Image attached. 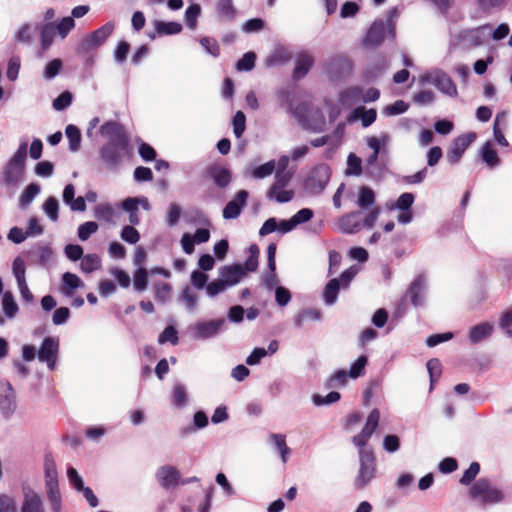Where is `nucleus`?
Returning a JSON list of instances; mask_svg holds the SVG:
<instances>
[{
	"label": "nucleus",
	"mask_w": 512,
	"mask_h": 512,
	"mask_svg": "<svg viewBox=\"0 0 512 512\" xmlns=\"http://www.w3.org/2000/svg\"><path fill=\"white\" fill-rule=\"evenodd\" d=\"M27 148V143H21L5 164L2 179L6 186L16 187L22 182L26 168Z\"/></svg>",
	"instance_id": "1"
},
{
	"label": "nucleus",
	"mask_w": 512,
	"mask_h": 512,
	"mask_svg": "<svg viewBox=\"0 0 512 512\" xmlns=\"http://www.w3.org/2000/svg\"><path fill=\"white\" fill-rule=\"evenodd\" d=\"M44 480L47 499L52 512H62V495L59 489L58 471L51 455L44 459Z\"/></svg>",
	"instance_id": "2"
},
{
	"label": "nucleus",
	"mask_w": 512,
	"mask_h": 512,
	"mask_svg": "<svg viewBox=\"0 0 512 512\" xmlns=\"http://www.w3.org/2000/svg\"><path fill=\"white\" fill-rule=\"evenodd\" d=\"M249 257L244 263L226 266V286H231L239 283L247 274V272H254L258 268L259 248L256 244H251L249 247Z\"/></svg>",
	"instance_id": "3"
},
{
	"label": "nucleus",
	"mask_w": 512,
	"mask_h": 512,
	"mask_svg": "<svg viewBox=\"0 0 512 512\" xmlns=\"http://www.w3.org/2000/svg\"><path fill=\"white\" fill-rule=\"evenodd\" d=\"M323 69L331 81H341L352 73L353 62L344 53L334 54L326 60Z\"/></svg>",
	"instance_id": "4"
},
{
	"label": "nucleus",
	"mask_w": 512,
	"mask_h": 512,
	"mask_svg": "<svg viewBox=\"0 0 512 512\" xmlns=\"http://www.w3.org/2000/svg\"><path fill=\"white\" fill-rule=\"evenodd\" d=\"M128 154L129 143H105L99 149V157L109 170L118 169Z\"/></svg>",
	"instance_id": "5"
},
{
	"label": "nucleus",
	"mask_w": 512,
	"mask_h": 512,
	"mask_svg": "<svg viewBox=\"0 0 512 512\" xmlns=\"http://www.w3.org/2000/svg\"><path fill=\"white\" fill-rule=\"evenodd\" d=\"M359 471L355 479V488L363 489L374 477L376 473V460L372 450H359Z\"/></svg>",
	"instance_id": "6"
},
{
	"label": "nucleus",
	"mask_w": 512,
	"mask_h": 512,
	"mask_svg": "<svg viewBox=\"0 0 512 512\" xmlns=\"http://www.w3.org/2000/svg\"><path fill=\"white\" fill-rule=\"evenodd\" d=\"M60 352V340L56 336L45 337L37 349V359L46 364L48 370L54 371L57 366Z\"/></svg>",
	"instance_id": "7"
},
{
	"label": "nucleus",
	"mask_w": 512,
	"mask_h": 512,
	"mask_svg": "<svg viewBox=\"0 0 512 512\" xmlns=\"http://www.w3.org/2000/svg\"><path fill=\"white\" fill-rule=\"evenodd\" d=\"M473 499L479 500L482 504H494L502 501L503 494L493 487L489 479L480 478L469 490Z\"/></svg>",
	"instance_id": "8"
},
{
	"label": "nucleus",
	"mask_w": 512,
	"mask_h": 512,
	"mask_svg": "<svg viewBox=\"0 0 512 512\" xmlns=\"http://www.w3.org/2000/svg\"><path fill=\"white\" fill-rule=\"evenodd\" d=\"M114 24L111 22H107L102 25L100 28L93 31L91 34L86 36L81 43L78 45V52L82 54L89 53L92 50L100 47L106 39L113 33Z\"/></svg>",
	"instance_id": "9"
},
{
	"label": "nucleus",
	"mask_w": 512,
	"mask_h": 512,
	"mask_svg": "<svg viewBox=\"0 0 512 512\" xmlns=\"http://www.w3.org/2000/svg\"><path fill=\"white\" fill-rule=\"evenodd\" d=\"M420 82L433 84L444 94L451 97L457 96V87L451 77L442 70H433L429 73L424 74L420 78Z\"/></svg>",
	"instance_id": "10"
},
{
	"label": "nucleus",
	"mask_w": 512,
	"mask_h": 512,
	"mask_svg": "<svg viewBox=\"0 0 512 512\" xmlns=\"http://www.w3.org/2000/svg\"><path fill=\"white\" fill-rule=\"evenodd\" d=\"M331 177L330 167L326 164L317 165L312 169L305 181V188L311 194H320Z\"/></svg>",
	"instance_id": "11"
},
{
	"label": "nucleus",
	"mask_w": 512,
	"mask_h": 512,
	"mask_svg": "<svg viewBox=\"0 0 512 512\" xmlns=\"http://www.w3.org/2000/svg\"><path fill=\"white\" fill-rule=\"evenodd\" d=\"M17 408L16 394L7 380L0 381V412L2 416L9 420L15 413Z\"/></svg>",
	"instance_id": "12"
},
{
	"label": "nucleus",
	"mask_w": 512,
	"mask_h": 512,
	"mask_svg": "<svg viewBox=\"0 0 512 512\" xmlns=\"http://www.w3.org/2000/svg\"><path fill=\"white\" fill-rule=\"evenodd\" d=\"M224 325V319L200 321L189 327L191 335L196 340H206L216 336Z\"/></svg>",
	"instance_id": "13"
},
{
	"label": "nucleus",
	"mask_w": 512,
	"mask_h": 512,
	"mask_svg": "<svg viewBox=\"0 0 512 512\" xmlns=\"http://www.w3.org/2000/svg\"><path fill=\"white\" fill-rule=\"evenodd\" d=\"M20 512H46L42 496L30 485H22Z\"/></svg>",
	"instance_id": "14"
},
{
	"label": "nucleus",
	"mask_w": 512,
	"mask_h": 512,
	"mask_svg": "<svg viewBox=\"0 0 512 512\" xmlns=\"http://www.w3.org/2000/svg\"><path fill=\"white\" fill-rule=\"evenodd\" d=\"M380 420V412L377 408H374L368 415L365 426L361 432L355 435L352 442L355 446L359 447V450L366 449L365 446L378 427Z\"/></svg>",
	"instance_id": "15"
},
{
	"label": "nucleus",
	"mask_w": 512,
	"mask_h": 512,
	"mask_svg": "<svg viewBox=\"0 0 512 512\" xmlns=\"http://www.w3.org/2000/svg\"><path fill=\"white\" fill-rule=\"evenodd\" d=\"M476 139L474 132H469L460 135L451 144L447 152V159L451 164H456L461 159L464 151L470 146V144Z\"/></svg>",
	"instance_id": "16"
},
{
	"label": "nucleus",
	"mask_w": 512,
	"mask_h": 512,
	"mask_svg": "<svg viewBox=\"0 0 512 512\" xmlns=\"http://www.w3.org/2000/svg\"><path fill=\"white\" fill-rule=\"evenodd\" d=\"M155 478L164 489H173L180 485V472L172 465H163L155 473Z\"/></svg>",
	"instance_id": "17"
},
{
	"label": "nucleus",
	"mask_w": 512,
	"mask_h": 512,
	"mask_svg": "<svg viewBox=\"0 0 512 512\" xmlns=\"http://www.w3.org/2000/svg\"><path fill=\"white\" fill-rule=\"evenodd\" d=\"M100 134L108 140L107 143H129L124 127L116 121L105 122L100 127Z\"/></svg>",
	"instance_id": "18"
},
{
	"label": "nucleus",
	"mask_w": 512,
	"mask_h": 512,
	"mask_svg": "<svg viewBox=\"0 0 512 512\" xmlns=\"http://www.w3.org/2000/svg\"><path fill=\"white\" fill-rule=\"evenodd\" d=\"M24 254L32 263L44 267L49 263L53 250L47 244L37 243L25 251Z\"/></svg>",
	"instance_id": "19"
},
{
	"label": "nucleus",
	"mask_w": 512,
	"mask_h": 512,
	"mask_svg": "<svg viewBox=\"0 0 512 512\" xmlns=\"http://www.w3.org/2000/svg\"><path fill=\"white\" fill-rule=\"evenodd\" d=\"M385 35H386L385 23L383 22V20H376L372 23V25L368 29L363 43L366 47H370V48L377 47L384 41Z\"/></svg>",
	"instance_id": "20"
},
{
	"label": "nucleus",
	"mask_w": 512,
	"mask_h": 512,
	"mask_svg": "<svg viewBox=\"0 0 512 512\" xmlns=\"http://www.w3.org/2000/svg\"><path fill=\"white\" fill-rule=\"evenodd\" d=\"M425 290V279L419 275L409 286L405 293V297L410 300L411 304L415 307L421 306L424 303L423 292Z\"/></svg>",
	"instance_id": "21"
},
{
	"label": "nucleus",
	"mask_w": 512,
	"mask_h": 512,
	"mask_svg": "<svg viewBox=\"0 0 512 512\" xmlns=\"http://www.w3.org/2000/svg\"><path fill=\"white\" fill-rule=\"evenodd\" d=\"M61 280L62 284L60 287V292L65 297H72L76 289L84 287V282L81 280V278L71 272L63 273Z\"/></svg>",
	"instance_id": "22"
},
{
	"label": "nucleus",
	"mask_w": 512,
	"mask_h": 512,
	"mask_svg": "<svg viewBox=\"0 0 512 512\" xmlns=\"http://www.w3.org/2000/svg\"><path fill=\"white\" fill-rule=\"evenodd\" d=\"M248 196L246 190H240L236 198L226 204V219L236 218L240 215L242 209L246 206Z\"/></svg>",
	"instance_id": "23"
},
{
	"label": "nucleus",
	"mask_w": 512,
	"mask_h": 512,
	"mask_svg": "<svg viewBox=\"0 0 512 512\" xmlns=\"http://www.w3.org/2000/svg\"><path fill=\"white\" fill-rule=\"evenodd\" d=\"M314 63V58L308 52H301L296 57V64L293 70V78L296 80L304 78Z\"/></svg>",
	"instance_id": "24"
},
{
	"label": "nucleus",
	"mask_w": 512,
	"mask_h": 512,
	"mask_svg": "<svg viewBox=\"0 0 512 512\" xmlns=\"http://www.w3.org/2000/svg\"><path fill=\"white\" fill-rule=\"evenodd\" d=\"M359 214V211H354L342 216L338 222L340 230L346 234L357 233L361 229V223L356 219Z\"/></svg>",
	"instance_id": "25"
},
{
	"label": "nucleus",
	"mask_w": 512,
	"mask_h": 512,
	"mask_svg": "<svg viewBox=\"0 0 512 512\" xmlns=\"http://www.w3.org/2000/svg\"><path fill=\"white\" fill-rule=\"evenodd\" d=\"M57 34L55 30V23L48 22L40 26L39 28V38H40V47L43 52L47 51L53 41L54 37Z\"/></svg>",
	"instance_id": "26"
},
{
	"label": "nucleus",
	"mask_w": 512,
	"mask_h": 512,
	"mask_svg": "<svg viewBox=\"0 0 512 512\" xmlns=\"http://www.w3.org/2000/svg\"><path fill=\"white\" fill-rule=\"evenodd\" d=\"M41 191V187L38 183H30L25 189L22 191L19 196V208L26 209L28 208L34 199L39 195Z\"/></svg>",
	"instance_id": "27"
},
{
	"label": "nucleus",
	"mask_w": 512,
	"mask_h": 512,
	"mask_svg": "<svg viewBox=\"0 0 512 512\" xmlns=\"http://www.w3.org/2000/svg\"><path fill=\"white\" fill-rule=\"evenodd\" d=\"M493 326L489 323H480L473 326L469 332V340L472 344H476L491 335Z\"/></svg>",
	"instance_id": "28"
},
{
	"label": "nucleus",
	"mask_w": 512,
	"mask_h": 512,
	"mask_svg": "<svg viewBox=\"0 0 512 512\" xmlns=\"http://www.w3.org/2000/svg\"><path fill=\"white\" fill-rule=\"evenodd\" d=\"M179 301L184 305L186 311L194 313L198 308V296L188 286H185L179 296Z\"/></svg>",
	"instance_id": "29"
},
{
	"label": "nucleus",
	"mask_w": 512,
	"mask_h": 512,
	"mask_svg": "<svg viewBox=\"0 0 512 512\" xmlns=\"http://www.w3.org/2000/svg\"><path fill=\"white\" fill-rule=\"evenodd\" d=\"M322 318L321 311L313 308L301 310L293 319L294 325L301 328L306 321H319Z\"/></svg>",
	"instance_id": "30"
},
{
	"label": "nucleus",
	"mask_w": 512,
	"mask_h": 512,
	"mask_svg": "<svg viewBox=\"0 0 512 512\" xmlns=\"http://www.w3.org/2000/svg\"><path fill=\"white\" fill-rule=\"evenodd\" d=\"M171 399L172 404L175 407L179 409L185 407L188 403L187 387L180 382L175 383L173 386Z\"/></svg>",
	"instance_id": "31"
},
{
	"label": "nucleus",
	"mask_w": 512,
	"mask_h": 512,
	"mask_svg": "<svg viewBox=\"0 0 512 512\" xmlns=\"http://www.w3.org/2000/svg\"><path fill=\"white\" fill-rule=\"evenodd\" d=\"M208 425V417L204 411H197L193 416V426H188L180 429L181 436L196 432L198 429H203Z\"/></svg>",
	"instance_id": "32"
},
{
	"label": "nucleus",
	"mask_w": 512,
	"mask_h": 512,
	"mask_svg": "<svg viewBox=\"0 0 512 512\" xmlns=\"http://www.w3.org/2000/svg\"><path fill=\"white\" fill-rule=\"evenodd\" d=\"M65 135L68 139V148L71 152H77L81 145V132L79 128L73 124H69L65 128Z\"/></svg>",
	"instance_id": "33"
},
{
	"label": "nucleus",
	"mask_w": 512,
	"mask_h": 512,
	"mask_svg": "<svg viewBox=\"0 0 512 512\" xmlns=\"http://www.w3.org/2000/svg\"><path fill=\"white\" fill-rule=\"evenodd\" d=\"M116 211L110 203L98 204L94 209V216L107 223H114Z\"/></svg>",
	"instance_id": "34"
},
{
	"label": "nucleus",
	"mask_w": 512,
	"mask_h": 512,
	"mask_svg": "<svg viewBox=\"0 0 512 512\" xmlns=\"http://www.w3.org/2000/svg\"><path fill=\"white\" fill-rule=\"evenodd\" d=\"M340 290V281L337 278L331 279L325 286L323 291L324 301L327 305L336 302Z\"/></svg>",
	"instance_id": "35"
},
{
	"label": "nucleus",
	"mask_w": 512,
	"mask_h": 512,
	"mask_svg": "<svg viewBox=\"0 0 512 512\" xmlns=\"http://www.w3.org/2000/svg\"><path fill=\"white\" fill-rule=\"evenodd\" d=\"M295 171L289 172H275V180L274 183L270 186V195L274 192L284 189L292 180Z\"/></svg>",
	"instance_id": "36"
},
{
	"label": "nucleus",
	"mask_w": 512,
	"mask_h": 512,
	"mask_svg": "<svg viewBox=\"0 0 512 512\" xmlns=\"http://www.w3.org/2000/svg\"><path fill=\"white\" fill-rule=\"evenodd\" d=\"M291 59L290 54L283 48L275 49L265 60L268 67L283 65Z\"/></svg>",
	"instance_id": "37"
},
{
	"label": "nucleus",
	"mask_w": 512,
	"mask_h": 512,
	"mask_svg": "<svg viewBox=\"0 0 512 512\" xmlns=\"http://www.w3.org/2000/svg\"><path fill=\"white\" fill-rule=\"evenodd\" d=\"M153 288L155 299L158 302L165 304L169 301L172 291V286L169 283L158 281L154 283Z\"/></svg>",
	"instance_id": "38"
},
{
	"label": "nucleus",
	"mask_w": 512,
	"mask_h": 512,
	"mask_svg": "<svg viewBox=\"0 0 512 512\" xmlns=\"http://www.w3.org/2000/svg\"><path fill=\"white\" fill-rule=\"evenodd\" d=\"M2 308L5 316L13 319L18 313V305L11 292H5L2 298Z\"/></svg>",
	"instance_id": "39"
},
{
	"label": "nucleus",
	"mask_w": 512,
	"mask_h": 512,
	"mask_svg": "<svg viewBox=\"0 0 512 512\" xmlns=\"http://www.w3.org/2000/svg\"><path fill=\"white\" fill-rule=\"evenodd\" d=\"M45 215L52 221L56 222L59 218V202L56 197H48L42 205Z\"/></svg>",
	"instance_id": "40"
},
{
	"label": "nucleus",
	"mask_w": 512,
	"mask_h": 512,
	"mask_svg": "<svg viewBox=\"0 0 512 512\" xmlns=\"http://www.w3.org/2000/svg\"><path fill=\"white\" fill-rule=\"evenodd\" d=\"M155 29L159 35H174L178 34L182 30V25L178 22H165V21H156Z\"/></svg>",
	"instance_id": "41"
},
{
	"label": "nucleus",
	"mask_w": 512,
	"mask_h": 512,
	"mask_svg": "<svg viewBox=\"0 0 512 512\" xmlns=\"http://www.w3.org/2000/svg\"><path fill=\"white\" fill-rule=\"evenodd\" d=\"M374 203H375L374 191L367 186H362L359 189V193H358V200H357L358 206L362 209H366V208L371 207Z\"/></svg>",
	"instance_id": "42"
},
{
	"label": "nucleus",
	"mask_w": 512,
	"mask_h": 512,
	"mask_svg": "<svg viewBox=\"0 0 512 512\" xmlns=\"http://www.w3.org/2000/svg\"><path fill=\"white\" fill-rule=\"evenodd\" d=\"M491 28L492 27L489 24H486V25H482L476 29L469 31V33L467 35L468 40L474 46L482 45L485 42L486 37H487L486 31H490Z\"/></svg>",
	"instance_id": "43"
},
{
	"label": "nucleus",
	"mask_w": 512,
	"mask_h": 512,
	"mask_svg": "<svg viewBox=\"0 0 512 512\" xmlns=\"http://www.w3.org/2000/svg\"><path fill=\"white\" fill-rule=\"evenodd\" d=\"M101 266L100 258L96 254H87L82 257L80 269L83 273L89 274L99 269Z\"/></svg>",
	"instance_id": "44"
},
{
	"label": "nucleus",
	"mask_w": 512,
	"mask_h": 512,
	"mask_svg": "<svg viewBox=\"0 0 512 512\" xmlns=\"http://www.w3.org/2000/svg\"><path fill=\"white\" fill-rule=\"evenodd\" d=\"M206 175L211 178L218 187H224V165L222 163H215L209 166L206 170Z\"/></svg>",
	"instance_id": "45"
},
{
	"label": "nucleus",
	"mask_w": 512,
	"mask_h": 512,
	"mask_svg": "<svg viewBox=\"0 0 512 512\" xmlns=\"http://www.w3.org/2000/svg\"><path fill=\"white\" fill-rule=\"evenodd\" d=\"M271 442L275 445V447L278 449L282 462L286 463L288 455L290 454L291 450L286 444L285 436L282 434H271L270 435Z\"/></svg>",
	"instance_id": "46"
},
{
	"label": "nucleus",
	"mask_w": 512,
	"mask_h": 512,
	"mask_svg": "<svg viewBox=\"0 0 512 512\" xmlns=\"http://www.w3.org/2000/svg\"><path fill=\"white\" fill-rule=\"evenodd\" d=\"M55 23V30L61 39H65L70 31L75 27L73 17L66 16Z\"/></svg>",
	"instance_id": "47"
},
{
	"label": "nucleus",
	"mask_w": 512,
	"mask_h": 512,
	"mask_svg": "<svg viewBox=\"0 0 512 512\" xmlns=\"http://www.w3.org/2000/svg\"><path fill=\"white\" fill-rule=\"evenodd\" d=\"M353 114L356 118L360 117L363 127H368L377 117V112L375 109L365 110L364 107H357L354 109Z\"/></svg>",
	"instance_id": "48"
},
{
	"label": "nucleus",
	"mask_w": 512,
	"mask_h": 512,
	"mask_svg": "<svg viewBox=\"0 0 512 512\" xmlns=\"http://www.w3.org/2000/svg\"><path fill=\"white\" fill-rule=\"evenodd\" d=\"M134 289L137 292H143L148 287V271L144 267H139L134 273Z\"/></svg>",
	"instance_id": "49"
},
{
	"label": "nucleus",
	"mask_w": 512,
	"mask_h": 512,
	"mask_svg": "<svg viewBox=\"0 0 512 512\" xmlns=\"http://www.w3.org/2000/svg\"><path fill=\"white\" fill-rule=\"evenodd\" d=\"M363 97V90L362 88L356 86L351 87L341 93V101L344 104L352 105L356 102H358Z\"/></svg>",
	"instance_id": "50"
},
{
	"label": "nucleus",
	"mask_w": 512,
	"mask_h": 512,
	"mask_svg": "<svg viewBox=\"0 0 512 512\" xmlns=\"http://www.w3.org/2000/svg\"><path fill=\"white\" fill-rule=\"evenodd\" d=\"M63 63L60 59L56 58L49 61L43 70V77L46 80L54 79L61 71Z\"/></svg>",
	"instance_id": "51"
},
{
	"label": "nucleus",
	"mask_w": 512,
	"mask_h": 512,
	"mask_svg": "<svg viewBox=\"0 0 512 512\" xmlns=\"http://www.w3.org/2000/svg\"><path fill=\"white\" fill-rule=\"evenodd\" d=\"M205 288L209 297H214L224 291V267L219 268V278L214 282L206 284Z\"/></svg>",
	"instance_id": "52"
},
{
	"label": "nucleus",
	"mask_w": 512,
	"mask_h": 512,
	"mask_svg": "<svg viewBox=\"0 0 512 512\" xmlns=\"http://www.w3.org/2000/svg\"><path fill=\"white\" fill-rule=\"evenodd\" d=\"M72 100V93L69 91H64L53 100L52 106L56 111H63L72 104Z\"/></svg>",
	"instance_id": "53"
},
{
	"label": "nucleus",
	"mask_w": 512,
	"mask_h": 512,
	"mask_svg": "<svg viewBox=\"0 0 512 512\" xmlns=\"http://www.w3.org/2000/svg\"><path fill=\"white\" fill-rule=\"evenodd\" d=\"M67 478L69 480V483L71 486L77 491L81 492L86 486L84 485L83 478L80 476L78 471L72 467L69 466L67 468Z\"/></svg>",
	"instance_id": "54"
},
{
	"label": "nucleus",
	"mask_w": 512,
	"mask_h": 512,
	"mask_svg": "<svg viewBox=\"0 0 512 512\" xmlns=\"http://www.w3.org/2000/svg\"><path fill=\"white\" fill-rule=\"evenodd\" d=\"M482 159L489 166H496L499 163L497 152L491 148L490 142H486L481 149Z\"/></svg>",
	"instance_id": "55"
},
{
	"label": "nucleus",
	"mask_w": 512,
	"mask_h": 512,
	"mask_svg": "<svg viewBox=\"0 0 512 512\" xmlns=\"http://www.w3.org/2000/svg\"><path fill=\"white\" fill-rule=\"evenodd\" d=\"M98 224L94 221H88L83 224H81L78 227V238L81 241H86L90 238L92 234H94L98 230Z\"/></svg>",
	"instance_id": "56"
},
{
	"label": "nucleus",
	"mask_w": 512,
	"mask_h": 512,
	"mask_svg": "<svg viewBox=\"0 0 512 512\" xmlns=\"http://www.w3.org/2000/svg\"><path fill=\"white\" fill-rule=\"evenodd\" d=\"M120 237L129 244H136L140 240V233L134 226L125 225L121 230Z\"/></svg>",
	"instance_id": "57"
},
{
	"label": "nucleus",
	"mask_w": 512,
	"mask_h": 512,
	"mask_svg": "<svg viewBox=\"0 0 512 512\" xmlns=\"http://www.w3.org/2000/svg\"><path fill=\"white\" fill-rule=\"evenodd\" d=\"M201 8L198 4L190 5L185 11V22L188 28L194 29L197 18L199 17Z\"/></svg>",
	"instance_id": "58"
},
{
	"label": "nucleus",
	"mask_w": 512,
	"mask_h": 512,
	"mask_svg": "<svg viewBox=\"0 0 512 512\" xmlns=\"http://www.w3.org/2000/svg\"><path fill=\"white\" fill-rule=\"evenodd\" d=\"M276 168V162L274 160L268 161L265 164H262L255 168L252 172V176L254 178L262 179L269 175H271Z\"/></svg>",
	"instance_id": "59"
},
{
	"label": "nucleus",
	"mask_w": 512,
	"mask_h": 512,
	"mask_svg": "<svg viewBox=\"0 0 512 512\" xmlns=\"http://www.w3.org/2000/svg\"><path fill=\"white\" fill-rule=\"evenodd\" d=\"M256 54L254 52H247L243 55V57L237 62L236 69L238 71H250L253 69L255 65Z\"/></svg>",
	"instance_id": "60"
},
{
	"label": "nucleus",
	"mask_w": 512,
	"mask_h": 512,
	"mask_svg": "<svg viewBox=\"0 0 512 512\" xmlns=\"http://www.w3.org/2000/svg\"><path fill=\"white\" fill-rule=\"evenodd\" d=\"M159 344L170 342L172 345L178 343V332L173 326H167L158 337Z\"/></svg>",
	"instance_id": "61"
},
{
	"label": "nucleus",
	"mask_w": 512,
	"mask_h": 512,
	"mask_svg": "<svg viewBox=\"0 0 512 512\" xmlns=\"http://www.w3.org/2000/svg\"><path fill=\"white\" fill-rule=\"evenodd\" d=\"M480 471V464L478 462H472L467 470L463 473L459 482L462 485H469L475 480L476 476Z\"/></svg>",
	"instance_id": "62"
},
{
	"label": "nucleus",
	"mask_w": 512,
	"mask_h": 512,
	"mask_svg": "<svg viewBox=\"0 0 512 512\" xmlns=\"http://www.w3.org/2000/svg\"><path fill=\"white\" fill-rule=\"evenodd\" d=\"M347 383V372L343 369L336 371L326 383L328 388L342 387Z\"/></svg>",
	"instance_id": "63"
},
{
	"label": "nucleus",
	"mask_w": 512,
	"mask_h": 512,
	"mask_svg": "<svg viewBox=\"0 0 512 512\" xmlns=\"http://www.w3.org/2000/svg\"><path fill=\"white\" fill-rule=\"evenodd\" d=\"M0 512H17L16 501L12 495L0 494Z\"/></svg>",
	"instance_id": "64"
}]
</instances>
